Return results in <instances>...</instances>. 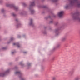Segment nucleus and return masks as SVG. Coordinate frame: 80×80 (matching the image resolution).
Segmentation results:
<instances>
[{"label": "nucleus", "instance_id": "f257e3e1", "mask_svg": "<svg viewBox=\"0 0 80 80\" xmlns=\"http://www.w3.org/2000/svg\"><path fill=\"white\" fill-rule=\"evenodd\" d=\"M63 11H61L58 13V15L59 17H61L63 15Z\"/></svg>", "mask_w": 80, "mask_h": 80}, {"label": "nucleus", "instance_id": "f03ea898", "mask_svg": "<svg viewBox=\"0 0 80 80\" xmlns=\"http://www.w3.org/2000/svg\"><path fill=\"white\" fill-rule=\"evenodd\" d=\"M13 45H17V47H18L19 48V47H20V45H19L17 43H13Z\"/></svg>", "mask_w": 80, "mask_h": 80}, {"label": "nucleus", "instance_id": "7ed1b4c3", "mask_svg": "<svg viewBox=\"0 0 80 80\" xmlns=\"http://www.w3.org/2000/svg\"><path fill=\"white\" fill-rule=\"evenodd\" d=\"M30 25H33V23L32 22V19L30 20Z\"/></svg>", "mask_w": 80, "mask_h": 80}, {"label": "nucleus", "instance_id": "20e7f679", "mask_svg": "<svg viewBox=\"0 0 80 80\" xmlns=\"http://www.w3.org/2000/svg\"><path fill=\"white\" fill-rule=\"evenodd\" d=\"M31 6H34L35 5V3L34 2H31Z\"/></svg>", "mask_w": 80, "mask_h": 80}, {"label": "nucleus", "instance_id": "39448f33", "mask_svg": "<svg viewBox=\"0 0 80 80\" xmlns=\"http://www.w3.org/2000/svg\"><path fill=\"white\" fill-rule=\"evenodd\" d=\"M52 80H56V77L55 76L52 77Z\"/></svg>", "mask_w": 80, "mask_h": 80}, {"label": "nucleus", "instance_id": "423d86ee", "mask_svg": "<svg viewBox=\"0 0 80 80\" xmlns=\"http://www.w3.org/2000/svg\"><path fill=\"white\" fill-rule=\"evenodd\" d=\"M66 40V38L64 37V38H62V41H64V40Z\"/></svg>", "mask_w": 80, "mask_h": 80}, {"label": "nucleus", "instance_id": "0eeeda50", "mask_svg": "<svg viewBox=\"0 0 80 80\" xmlns=\"http://www.w3.org/2000/svg\"><path fill=\"white\" fill-rule=\"evenodd\" d=\"M14 8L15 9V10H17L18 9V8L16 6H14Z\"/></svg>", "mask_w": 80, "mask_h": 80}, {"label": "nucleus", "instance_id": "6e6552de", "mask_svg": "<svg viewBox=\"0 0 80 80\" xmlns=\"http://www.w3.org/2000/svg\"><path fill=\"white\" fill-rule=\"evenodd\" d=\"M5 74H0V76H2V77H4Z\"/></svg>", "mask_w": 80, "mask_h": 80}, {"label": "nucleus", "instance_id": "1a4fd4ad", "mask_svg": "<svg viewBox=\"0 0 80 80\" xmlns=\"http://www.w3.org/2000/svg\"><path fill=\"white\" fill-rule=\"evenodd\" d=\"M69 6H68V5L66 6L65 7V8H66V9H68V8H69Z\"/></svg>", "mask_w": 80, "mask_h": 80}, {"label": "nucleus", "instance_id": "9d476101", "mask_svg": "<svg viewBox=\"0 0 80 80\" xmlns=\"http://www.w3.org/2000/svg\"><path fill=\"white\" fill-rule=\"evenodd\" d=\"M31 13H32V14H33V13H34V11L32 10L31 11Z\"/></svg>", "mask_w": 80, "mask_h": 80}, {"label": "nucleus", "instance_id": "9b49d317", "mask_svg": "<svg viewBox=\"0 0 80 80\" xmlns=\"http://www.w3.org/2000/svg\"><path fill=\"white\" fill-rule=\"evenodd\" d=\"M20 72H17L15 73V74H17V73H20Z\"/></svg>", "mask_w": 80, "mask_h": 80}, {"label": "nucleus", "instance_id": "f8f14e48", "mask_svg": "<svg viewBox=\"0 0 80 80\" xmlns=\"http://www.w3.org/2000/svg\"><path fill=\"white\" fill-rule=\"evenodd\" d=\"M71 4H72V3H73V2L72 1L71 2Z\"/></svg>", "mask_w": 80, "mask_h": 80}, {"label": "nucleus", "instance_id": "ddd939ff", "mask_svg": "<svg viewBox=\"0 0 80 80\" xmlns=\"http://www.w3.org/2000/svg\"><path fill=\"white\" fill-rule=\"evenodd\" d=\"M78 7H80V4H78Z\"/></svg>", "mask_w": 80, "mask_h": 80}, {"label": "nucleus", "instance_id": "4468645a", "mask_svg": "<svg viewBox=\"0 0 80 80\" xmlns=\"http://www.w3.org/2000/svg\"><path fill=\"white\" fill-rule=\"evenodd\" d=\"M74 19H77V17H75L74 18Z\"/></svg>", "mask_w": 80, "mask_h": 80}, {"label": "nucleus", "instance_id": "2eb2a0df", "mask_svg": "<svg viewBox=\"0 0 80 80\" xmlns=\"http://www.w3.org/2000/svg\"><path fill=\"white\" fill-rule=\"evenodd\" d=\"M13 40V38H12L11 39V40Z\"/></svg>", "mask_w": 80, "mask_h": 80}, {"label": "nucleus", "instance_id": "dca6fc26", "mask_svg": "<svg viewBox=\"0 0 80 80\" xmlns=\"http://www.w3.org/2000/svg\"><path fill=\"white\" fill-rule=\"evenodd\" d=\"M77 0H74V2H77Z\"/></svg>", "mask_w": 80, "mask_h": 80}, {"label": "nucleus", "instance_id": "f3484780", "mask_svg": "<svg viewBox=\"0 0 80 80\" xmlns=\"http://www.w3.org/2000/svg\"><path fill=\"white\" fill-rule=\"evenodd\" d=\"M53 2H57V0H54L53 1Z\"/></svg>", "mask_w": 80, "mask_h": 80}, {"label": "nucleus", "instance_id": "a211bd4d", "mask_svg": "<svg viewBox=\"0 0 80 80\" xmlns=\"http://www.w3.org/2000/svg\"><path fill=\"white\" fill-rule=\"evenodd\" d=\"M13 16H15V14H13Z\"/></svg>", "mask_w": 80, "mask_h": 80}, {"label": "nucleus", "instance_id": "6ab92c4d", "mask_svg": "<svg viewBox=\"0 0 80 80\" xmlns=\"http://www.w3.org/2000/svg\"><path fill=\"white\" fill-rule=\"evenodd\" d=\"M21 80H24V79L22 78L21 79Z\"/></svg>", "mask_w": 80, "mask_h": 80}, {"label": "nucleus", "instance_id": "aec40b11", "mask_svg": "<svg viewBox=\"0 0 80 80\" xmlns=\"http://www.w3.org/2000/svg\"><path fill=\"white\" fill-rule=\"evenodd\" d=\"M14 53V52H12V54H13Z\"/></svg>", "mask_w": 80, "mask_h": 80}, {"label": "nucleus", "instance_id": "412c9836", "mask_svg": "<svg viewBox=\"0 0 80 80\" xmlns=\"http://www.w3.org/2000/svg\"><path fill=\"white\" fill-rule=\"evenodd\" d=\"M24 53H27V52H24Z\"/></svg>", "mask_w": 80, "mask_h": 80}, {"label": "nucleus", "instance_id": "4be33fe9", "mask_svg": "<svg viewBox=\"0 0 80 80\" xmlns=\"http://www.w3.org/2000/svg\"><path fill=\"white\" fill-rule=\"evenodd\" d=\"M20 24H19L18 26H20Z\"/></svg>", "mask_w": 80, "mask_h": 80}, {"label": "nucleus", "instance_id": "5701e85b", "mask_svg": "<svg viewBox=\"0 0 80 80\" xmlns=\"http://www.w3.org/2000/svg\"><path fill=\"white\" fill-rule=\"evenodd\" d=\"M5 48H3V49H5Z\"/></svg>", "mask_w": 80, "mask_h": 80}, {"label": "nucleus", "instance_id": "b1692460", "mask_svg": "<svg viewBox=\"0 0 80 80\" xmlns=\"http://www.w3.org/2000/svg\"><path fill=\"white\" fill-rule=\"evenodd\" d=\"M16 21H18V20H16Z\"/></svg>", "mask_w": 80, "mask_h": 80}]
</instances>
